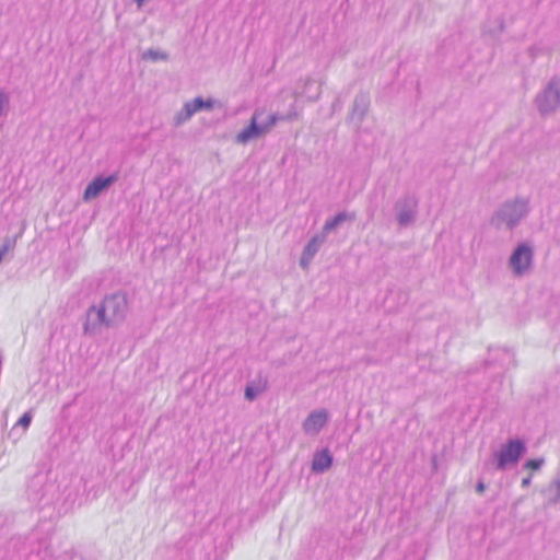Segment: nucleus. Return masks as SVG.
I'll return each instance as SVG.
<instances>
[{
    "mask_svg": "<svg viewBox=\"0 0 560 560\" xmlns=\"http://www.w3.org/2000/svg\"><path fill=\"white\" fill-rule=\"evenodd\" d=\"M129 312L127 293L117 291L104 296L98 305H91L85 313L83 332L100 335L103 328H113L122 323Z\"/></svg>",
    "mask_w": 560,
    "mask_h": 560,
    "instance_id": "obj_1",
    "label": "nucleus"
},
{
    "mask_svg": "<svg viewBox=\"0 0 560 560\" xmlns=\"http://www.w3.org/2000/svg\"><path fill=\"white\" fill-rule=\"evenodd\" d=\"M528 213V202L522 198L505 201L492 215L491 224L500 230H513Z\"/></svg>",
    "mask_w": 560,
    "mask_h": 560,
    "instance_id": "obj_2",
    "label": "nucleus"
},
{
    "mask_svg": "<svg viewBox=\"0 0 560 560\" xmlns=\"http://www.w3.org/2000/svg\"><path fill=\"white\" fill-rule=\"evenodd\" d=\"M526 443L522 439H509L500 451L493 453L494 467L497 470L504 471L509 467L516 465L526 453Z\"/></svg>",
    "mask_w": 560,
    "mask_h": 560,
    "instance_id": "obj_3",
    "label": "nucleus"
},
{
    "mask_svg": "<svg viewBox=\"0 0 560 560\" xmlns=\"http://www.w3.org/2000/svg\"><path fill=\"white\" fill-rule=\"evenodd\" d=\"M264 115L262 110H255L249 125L244 128L236 136V142L247 143L253 139L260 137L268 132L278 121V113L269 114L266 120L259 122L260 117Z\"/></svg>",
    "mask_w": 560,
    "mask_h": 560,
    "instance_id": "obj_4",
    "label": "nucleus"
},
{
    "mask_svg": "<svg viewBox=\"0 0 560 560\" xmlns=\"http://www.w3.org/2000/svg\"><path fill=\"white\" fill-rule=\"evenodd\" d=\"M535 104L541 116H547L560 108V78L553 77L545 89L535 97Z\"/></svg>",
    "mask_w": 560,
    "mask_h": 560,
    "instance_id": "obj_5",
    "label": "nucleus"
},
{
    "mask_svg": "<svg viewBox=\"0 0 560 560\" xmlns=\"http://www.w3.org/2000/svg\"><path fill=\"white\" fill-rule=\"evenodd\" d=\"M418 205V198L412 194H405L396 200L394 211L400 226H408L416 221Z\"/></svg>",
    "mask_w": 560,
    "mask_h": 560,
    "instance_id": "obj_6",
    "label": "nucleus"
},
{
    "mask_svg": "<svg viewBox=\"0 0 560 560\" xmlns=\"http://www.w3.org/2000/svg\"><path fill=\"white\" fill-rule=\"evenodd\" d=\"M534 249L528 243H520L512 252L509 266L515 276L525 275L533 266Z\"/></svg>",
    "mask_w": 560,
    "mask_h": 560,
    "instance_id": "obj_7",
    "label": "nucleus"
},
{
    "mask_svg": "<svg viewBox=\"0 0 560 560\" xmlns=\"http://www.w3.org/2000/svg\"><path fill=\"white\" fill-rule=\"evenodd\" d=\"M371 106V96L369 92L360 91L352 102L347 116V122L360 128L368 116Z\"/></svg>",
    "mask_w": 560,
    "mask_h": 560,
    "instance_id": "obj_8",
    "label": "nucleus"
},
{
    "mask_svg": "<svg viewBox=\"0 0 560 560\" xmlns=\"http://www.w3.org/2000/svg\"><path fill=\"white\" fill-rule=\"evenodd\" d=\"M119 178L118 172L108 176L98 175L94 177L85 187L83 192V200L90 201L98 197L102 192L106 191Z\"/></svg>",
    "mask_w": 560,
    "mask_h": 560,
    "instance_id": "obj_9",
    "label": "nucleus"
},
{
    "mask_svg": "<svg viewBox=\"0 0 560 560\" xmlns=\"http://www.w3.org/2000/svg\"><path fill=\"white\" fill-rule=\"evenodd\" d=\"M326 236L327 235L323 232L319 234H316L304 246L301 258H300V266L302 269L308 268L314 256L318 253L320 246L325 243Z\"/></svg>",
    "mask_w": 560,
    "mask_h": 560,
    "instance_id": "obj_10",
    "label": "nucleus"
},
{
    "mask_svg": "<svg viewBox=\"0 0 560 560\" xmlns=\"http://www.w3.org/2000/svg\"><path fill=\"white\" fill-rule=\"evenodd\" d=\"M328 413L325 409L312 411L303 422L305 433L316 434L327 423Z\"/></svg>",
    "mask_w": 560,
    "mask_h": 560,
    "instance_id": "obj_11",
    "label": "nucleus"
},
{
    "mask_svg": "<svg viewBox=\"0 0 560 560\" xmlns=\"http://www.w3.org/2000/svg\"><path fill=\"white\" fill-rule=\"evenodd\" d=\"M332 465V455L328 448H324L314 454L312 459V471L320 474L329 469Z\"/></svg>",
    "mask_w": 560,
    "mask_h": 560,
    "instance_id": "obj_12",
    "label": "nucleus"
},
{
    "mask_svg": "<svg viewBox=\"0 0 560 560\" xmlns=\"http://www.w3.org/2000/svg\"><path fill=\"white\" fill-rule=\"evenodd\" d=\"M268 382L259 377L258 380L249 382L244 390V397L248 401H254L260 394L267 389Z\"/></svg>",
    "mask_w": 560,
    "mask_h": 560,
    "instance_id": "obj_13",
    "label": "nucleus"
},
{
    "mask_svg": "<svg viewBox=\"0 0 560 560\" xmlns=\"http://www.w3.org/2000/svg\"><path fill=\"white\" fill-rule=\"evenodd\" d=\"M355 220V213H349L346 211L338 212L334 218L327 220L323 226V233L326 235L334 231L337 226H339L341 223L346 221H354Z\"/></svg>",
    "mask_w": 560,
    "mask_h": 560,
    "instance_id": "obj_14",
    "label": "nucleus"
},
{
    "mask_svg": "<svg viewBox=\"0 0 560 560\" xmlns=\"http://www.w3.org/2000/svg\"><path fill=\"white\" fill-rule=\"evenodd\" d=\"M197 113L194 106L191 105L190 101L186 102L183 106V108L175 115L174 117V126L178 127L189 120L192 115Z\"/></svg>",
    "mask_w": 560,
    "mask_h": 560,
    "instance_id": "obj_15",
    "label": "nucleus"
},
{
    "mask_svg": "<svg viewBox=\"0 0 560 560\" xmlns=\"http://www.w3.org/2000/svg\"><path fill=\"white\" fill-rule=\"evenodd\" d=\"M143 60H150V61H159V60H168V54L164 51H160L153 48L148 49L142 55Z\"/></svg>",
    "mask_w": 560,
    "mask_h": 560,
    "instance_id": "obj_16",
    "label": "nucleus"
},
{
    "mask_svg": "<svg viewBox=\"0 0 560 560\" xmlns=\"http://www.w3.org/2000/svg\"><path fill=\"white\" fill-rule=\"evenodd\" d=\"M190 103L196 112H200L202 109H211L213 107V101L211 98L205 101L201 96L195 97L192 101H190Z\"/></svg>",
    "mask_w": 560,
    "mask_h": 560,
    "instance_id": "obj_17",
    "label": "nucleus"
},
{
    "mask_svg": "<svg viewBox=\"0 0 560 560\" xmlns=\"http://www.w3.org/2000/svg\"><path fill=\"white\" fill-rule=\"evenodd\" d=\"M15 237L4 238L3 244L0 246V264L2 262L4 256L15 247Z\"/></svg>",
    "mask_w": 560,
    "mask_h": 560,
    "instance_id": "obj_18",
    "label": "nucleus"
},
{
    "mask_svg": "<svg viewBox=\"0 0 560 560\" xmlns=\"http://www.w3.org/2000/svg\"><path fill=\"white\" fill-rule=\"evenodd\" d=\"M36 482L33 481L32 485L28 488V498L37 503L44 502V504L48 503V500H46V493H42L38 495L37 491L35 490Z\"/></svg>",
    "mask_w": 560,
    "mask_h": 560,
    "instance_id": "obj_19",
    "label": "nucleus"
},
{
    "mask_svg": "<svg viewBox=\"0 0 560 560\" xmlns=\"http://www.w3.org/2000/svg\"><path fill=\"white\" fill-rule=\"evenodd\" d=\"M279 118H278V121L279 120H285V121H294V120H298L299 119V110L296 108V104H292L289 112L284 115H280L278 114Z\"/></svg>",
    "mask_w": 560,
    "mask_h": 560,
    "instance_id": "obj_20",
    "label": "nucleus"
},
{
    "mask_svg": "<svg viewBox=\"0 0 560 560\" xmlns=\"http://www.w3.org/2000/svg\"><path fill=\"white\" fill-rule=\"evenodd\" d=\"M545 464V458L544 457H540V458H533V459H527L523 467L525 469H530V470H539L542 465Z\"/></svg>",
    "mask_w": 560,
    "mask_h": 560,
    "instance_id": "obj_21",
    "label": "nucleus"
},
{
    "mask_svg": "<svg viewBox=\"0 0 560 560\" xmlns=\"http://www.w3.org/2000/svg\"><path fill=\"white\" fill-rule=\"evenodd\" d=\"M549 490L555 491V495L550 498L549 501L551 503H558L560 501V478L550 485Z\"/></svg>",
    "mask_w": 560,
    "mask_h": 560,
    "instance_id": "obj_22",
    "label": "nucleus"
},
{
    "mask_svg": "<svg viewBox=\"0 0 560 560\" xmlns=\"http://www.w3.org/2000/svg\"><path fill=\"white\" fill-rule=\"evenodd\" d=\"M31 421H32V413H31V411H26L21 416V418L19 419L16 424L23 427L24 429H27L31 424Z\"/></svg>",
    "mask_w": 560,
    "mask_h": 560,
    "instance_id": "obj_23",
    "label": "nucleus"
},
{
    "mask_svg": "<svg viewBox=\"0 0 560 560\" xmlns=\"http://www.w3.org/2000/svg\"><path fill=\"white\" fill-rule=\"evenodd\" d=\"M8 104H9L8 95L2 90H0V116H2L4 114L3 107L7 106Z\"/></svg>",
    "mask_w": 560,
    "mask_h": 560,
    "instance_id": "obj_24",
    "label": "nucleus"
},
{
    "mask_svg": "<svg viewBox=\"0 0 560 560\" xmlns=\"http://www.w3.org/2000/svg\"><path fill=\"white\" fill-rule=\"evenodd\" d=\"M485 489H486V485H485V482H483V481H481V480H480V481H478V483L476 485V491H477L478 493H482V492L485 491Z\"/></svg>",
    "mask_w": 560,
    "mask_h": 560,
    "instance_id": "obj_25",
    "label": "nucleus"
},
{
    "mask_svg": "<svg viewBox=\"0 0 560 560\" xmlns=\"http://www.w3.org/2000/svg\"><path fill=\"white\" fill-rule=\"evenodd\" d=\"M530 482H532V475L527 476L526 478H524L522 480V487L526 488L530 485Z\"/></svg>",
    "mask_w": 560,
    "mask_h": 560,
    "instance_id": "obj_26",
    "label": "nucleus"
},
{
    "mask_svg": "<svg viewBox=\"0 0 560 560\" xmlns=\"http://www.w3.org/2000/svg\"><path fill=\"white\" fill-rule=\"evenodd\" d=\"M314 83H315V81L313 79H307L305 81L304 85H305V88H307L308 85L314 84ZM302 93H306V89H304Z\"/></svg>",
    "mask_w": 560,
    "mask_h": 560,
    "instance_id": "obj_27",
    "label": "nucleus"
},
{
    "mask_svg": "<svg viewBox=\"0 0 560 560\" xmlns=\"http://www.w3.org/2000/svg\"><path fill=\"white\" fill-rule=\"evenodd\" d=\"M374 212H375V209L369 208V210H368L369 218H373Z\"/></svg>",
    "mask_w": 560,
    "mask_h": 560,
    "instance_id": "obj_28",
    "label": "nucleus"
},
{
    "mask_svg": "<svg viewBox=\"0 0 560 560\" xmlns=\"http://www.w3.org/2000/svg\"><path fill=\"white\" fill-rule=\"evenodd\" d=\"M318 96H319V93H317V94H316V95H314V96H308V98H310L311 101H316V100L318 98Z\"/></svg>",
    "mask_w": 560,
    "mask_h": 560,
    "instance_id": "obj_29",
    "label": "nucleus"
}]
</instances>
